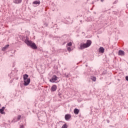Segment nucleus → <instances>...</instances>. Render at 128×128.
Instances as JSON below:
<instances>
[{
    "label": "nucleus",
    "instance_id": "1",
    "mask_svg": "<svg viewBox=\"0 0 128 128\" xmlns=\"http://www.w3.org/2000/svg\"><path fill=\"white\" fill-rule=\"evenodd\" d=\"M24 42L27 44V46H30V48H32L33 50H36V48H38L36 44L30 41V40H26Z\"/></svg>",
    "mask_w": 128,
    "mask_h": 128
},
{
    "label": "nucleus",
    "instance_id": "2",
    "mask_svg": "<svg viewBox=\"0 0 128 128\" xmlns=\"http://www.w3.org/2000/svg\"><path fill=\"white\" fill-rule=\"evenodd\" d=\"M90 44H92V40H88L86 43L80 44V50H84V48H86L90 46Z\"/></svg>",
    "mask_w": 128,
    "mask_h": 128
},
{
    "label": "nucleus",
    "instance_id": "3",
    "mask_svg": "<svg viewBox=\"0 0 128 128\" xmlns=\"http://www.w3.org/2000/svg\"><path fill=\"white\" fill-rule=\"evenodd\" d=\"M56 80H58V77L56 75L53 76L51 79L50 80V82H55Z\"/></svg>",
    "mask_w": 128,
    "mask_h": 128
},
{
    "label": "nucleus",
    "instance_id": "4",
    "mask_svg": "<svg viewBox=\"0 0 128 128\" xmlns=\"http://www.w3.org/2000/svg\"><path fill=\"white\" fill-rule=\"evenodd\" d=\"M24 80V85L25 86H28L30 84V78L26 79Z\"/></svg>",
    "mask_w": 128,
    "mask_h": 128
},
{
    "label": "nucleus",
    "instance_id": "5",
    "mask_svg": "<svg viewBox=\"0 0 128 128\" xmlns=\"http://www.w3.org/2000/svg\"><path fill=\"white\" fill-rule=\"evenodd\" d=\"M20 118H22L21 116H18L17 118L16 117L14 118V120H12V122H18V120H20Z\"/></svg>",
    "mask_w": 128,
    "mask_h": 128
},
{
    "label": "nucleus",
    "instance_id": "6",
    "mask_svg": "<svg viewBox=\"0 0 128 128\" xmlns=\"http://www.w3.org/2000/svg\"><path fill=\"white\" fill-rule=\"evenodd\" d=\"M57 88L58 87L56 86V85H53L50 88L51 92H56V90Z\"/></svg>",
    "mask_w": 128,
    "mask_h": 128
},
{
    "label": "nucleus",
    "instance_id": "7",
    "mask_svg": "<svg viewBox=\"0 0 128 128\" xmlns=\"http://www.w3.org/2000/svg\"><path fill=\"white\" fill-rule=\"evenodd\" d=\"M4 108H6L3 106L2 108L0 109V114H6L4 112Z\"/></svg>",
    "mask_w": 128,
    "mask_h": 128
},
{
    "label": "nucleus",
    "instance_id": "8",
    "mask_svg": "<svg viewBox=\"0 0 128 128\" xmlns=\"http://www.w3.org/2000/svg\"><path fill=\"white\" fill-rule=\"evenodd\" d=\"M70 118H72V116L70 114H66L65 115V120H68Z\"/></svg>",
    "mask_w": 128,
    "mask_h": 128
},
{
    "label": "nucleus",
    "instance_id": "9",
    "mask_svg": "<svg viewBox=\"0 0 128 128\" xmlns=\"http://www.w3.org/2000/svg\"><path fill=\"white\" fill-rule=\"evenodd\" d=\"M99 52H101L102 54H104V48L103 47H100L98 49Z\"/></svg>",
    "mask_w": 128,
    "mask_h": 128
},
{
    "label": "nucleus",
    "instance_id": "10",
    "mask_svg": "<svg viewBox=\"0 0 128 128\" xmlns=\"http://www.w3.org/2000/svg\"><path fill=\"white\" fill-rule=\"evenodd\" d=\"M118 55L119 56H124V52L122 50H120L118 51Z\"/></svg>",
    "mask_w": 128,
    "mask_h": 128
},
{
    "label": "nucleus",
    "instance_id": "11",
    "mask_svg": "<svg viewBox=\"0 0 128 128\" xmlns=\"http://www.w3.org/2000/svg\"><path fill=\"white\" fill-rule=\"evenodd\" d=\"M74 114H78V112H80V110L78 108H75L74 110Z\"/></svg>",
    "mask_w": 128,
    "mask_h": 128
},
{
    "label": "nucleus",
    "instance_id": "12",
    "mask_svg": "<svg viewBox=\"0 0 128 128\" xmlns=\"http://www.w3.org/2000/svg\"><path fill=\"white\" fill-rule=\"evenodd\" d=\"M22 2V0H14V4H20Z\"/></svg>",
    "mask_w": 128,
    "mask_h": 128
},
{
    "label": "nucleus",
    "instance_id": "13",
    "mask_svg": "<svg viewBox=\"0 0 128 128\" xmlns=\"http://www.w3.org/2000/svg\"><path fill=\"white\" fill-rule=\"evenodd\" d=\"M32 4H38V6H40V1H34Z\"/></svg>",
    "mask_w": 128,
    "mask_h": 128
},
{
    "label": "nucleus",
    "instance_id": "14",
    "mask_svg": "<svg viewBox=\"0 0 128 128\" xmlns=\"http://www.w3.org/2000/svg\"><path fill=\"white\" fill-rule=\"evenodd\" d=\"M28 74H25L24 75L23 78L24 80H28Z\"/></svg>",
    "mask_w": 128,
    "mask_h": 128
},
{
    "label": "nucleus",
    "instance_id": "15",
    "mask_svg": "<svg viewBox=\"0 0 128 128\" xmlns=\"http://www.w3.org/2000/svg\"><path fill=\"white\" fill-rule=\"evenodd\" d=\"M10 46V44H7L6 46H5L2 48V50H6V48H8Z\"/></svg>",
    "mask_w": 128,
    "mask_h": 128
},
{
    "label": "nucleus",
    "instance_id": "16",
    "mask_svg": "<svg viewBox=\"0 0 128 128\" xmlns=\"http://www.w3.org/2000/svg\"><path fill=\"white\" fill-rule=\"evenodd\" d=\"M91 80H92V82H96V76H92L91 78Z\"/></svg>",
    "mask_w": 128,
    "mask_h": 128
},
{
    "label": "nucleus",
    "instance_id": "17",
    "mask_svg": "<svg viewBox=\"0 0 128 128\" xmlns=\"http://www.w3.org/2000/svg\"><path fill=\"white\" fill-rule=\"evenodd\" d=\"M64 76H65V78H70V74L68 73H65Z\"/></svg>",
    "mask_w": 128,
    "mask_h": 128
},
{
    "label": "nucleus",
    "instance_id": "18",
    "mask_svg": "<svg viewBox=\"0 0 128 128\" xmlns=\"http://www.w3.org/2000/svg\"><path fill=\"white\" fill-rule=\"evenodd\" d=\"M67 46H72V42H70L67 44Z\"/></svg>",
    "mask_w": 128,
    "mask_h": 128
},
{
    "label": "nucleus",
    "instance_id": "19",
    "mask_svg": "<svg viewBox=\"0 0 128 128\" xmlns=\"http://www.w3.org/2000/svg\"><path fill=\"white\" fill-rule=\"evenodd\" d=\"M62 128H68V127L66 126V124H64L62 126Z\"/></svg>",
    "mask_w": 128,
    "mask_h": 128
},
{
    "label": "nucleus",
    "instance_id": "20",
    "mask_svg": "<svg viewBox=\"0 0 128 128\" xmlns=\"http://www.w3.org/2000/svg\"><path fill=\"white\" fill-rule=\"evenodd\" d=\"M67 50H68V52H70V50H72V48L70 47H68Z\"/></svg>",
    "mask_w": 128,
    "mask_h": 128
},
{
    "label": "nucleus",
    "instance_id": "21",
    "mask_svg": "<svg viewBox=\"0 0 128 128\" xmlns=\"http://www.w3.org/2000/svg\"><path fill=\"white\" fill-rule=\"evenodd\" d=\"M20 128H24V125H20Z\"/></svg>",
    "mask_w": 128,
    "mask_h": 128
},
{
    "label": "nucleus",
    "instance_id": "22",
    "mask_svg": "<svg viewBox=\"0 0 128 128\" xmlns=\"http://www.w3.org/2000/svg\"><path fill=\"white\" fill-rule=\"evenodd\" d=\"M126 80H127V82H128V76H126Z\"/></svg>",
    "mask_w": 128,
    "mask_h": 128
},
{
    "label": "nucleus",
    "instance_id": "23",
    "mask_svg": "<svg viewBox=\"0 0 128 128\" xmlns=\"http://www.w3.org/2000/svg\"><path fill=\"white\" fill-rule=\"evenodd\" d=\"M106 122H108V124H110V120H106Z\"/></svg>",
    "mask_w": 128,
    "mask_h": 128
},
{
    "label": "nucleus",
    "instance_id": "24",
    "mask_svg": "<svg viewBox=\"0 0 128 128\" xmlns=\"http://www.w3.org/2000/svg\"><path fill=\"white\" fill-rule=\"evenodd\" d=\"M100 2H104V0H100Z\"/></svg>",
    "mask_w": 128,
    "mask_h": 128
},
{
    "label": "nucleus",
    "instance_id": "25",
    "mask_svg": "<svg viewBox=\"0 0 128 128\" xmlns=\"http://www.w3.org/2000/svg\"><path fill=\"white\" fill-rule=\"evenodd\" d=\"M126 6L127 8H128V4H127L126 5Z\"/></svg>",
    "mask_w": 128,
    "mask_h": 128
},
{
    "label": "nucleus",
    "instance_id": "26",
    "mask_svg": "<svg viewBox=\"0 0 128 128\" xmlns=\"http://www.w3.org/2000/svg\"><path fill=\"white\" fill-rule=\"evenodd\" d=\"M46 26H48V24H45Z\"/></svg>",
    "mask_w": 128,
    "mask_h": 128
},
{
    "label": "nucleus",
    "instance_id": "27",
    "mask_svg": "<svg viewBox=\"0 0 128 128\" xmlns=\"http://www.w3.org/2000/svg\"><path fill=\"white\" fill-rule=\"evenodd\" d=\"M86 66H88V65H86Z\"/></svg>",
    "mask_w": 128,
    "mask_h": 128
},
{
    "label": "nucleus",
    "instance_id": "28",
    "mask_svg": "<svg viewBox=\"0 0 128 128\" xmlns=\"http://www.w3.org/2000/svg\"><path fill=\"white\" fill-rule=\"evenodd\" d=\"M127 52H128V50H127Z\"/></svg>",
    "mask_w": 128,
    "mask_h": 128
},
{
    "label": "nucleus",
    "instance_id": "29",
    "mask_svg": "<svg viewBox=\"0 0 128 128\" xmlns=\"http://www.w3.org/2000/svg\"><path fill=\"white\" fill-rule=\"evenodd\" d=\"M60 94H59V96H60Z\"/></svg>",
    "mask_w": 128,
    "mask_h": 128
},
{
    "label": "nucleus",
    "instance_id": "30",
    "mask_svg": "<svg viewBox=\"0 0 128 128\" xmlns=\"http://www.w3.org/2000/svg\"><path fill=\"white\" fill-rule=\"evenodd\" d=\"M92 4H94V2H92Z\"/></svg>",
    "mask_w": 128,
    "mask_h": 128
}]
</instances>
